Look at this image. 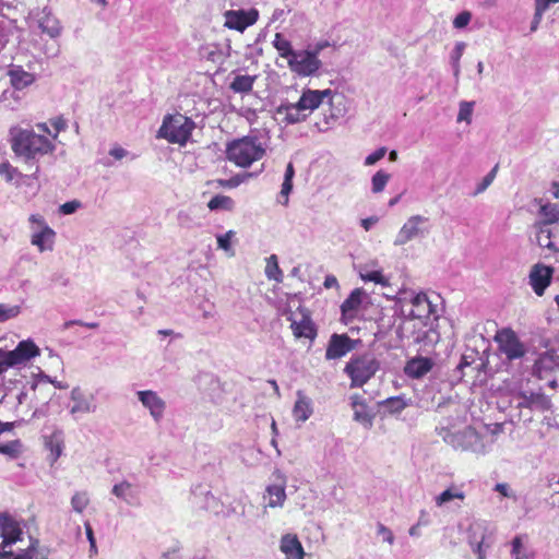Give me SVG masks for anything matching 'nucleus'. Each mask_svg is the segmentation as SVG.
<instances>
[{
  "label": "nucleus",
  "instance_id": "obj_57",
  "mask_svg": "<svg viewBox=\"0 0 559 559\" xmlns=\"http://www.w3.org/2000/svg\"><path fill=\"white\" fill-rule=\"evenodd\" d=\"M472 19V13L469 11H462L456 15V28L465 27Z\"/></svg>",
  "mask_w": 559,
  "mask_h": 559
},
{
  "label": "nucleus",
  "instance_id": "obj_42",
  "mask_svg": "<svg viewBox=\"0 0 559 559\" xmlns=\"http://www.w3.org/2000/svg\"><path fill=\"white\" fill-rule=\"evenodd\" d=\"M391 414L401 413L406 406V402L401 396L389 397L382 402Z\"/></svg>",
  "mask_w": 559,
  "mask_h": 559
},
{
  "label": "nucleus",
  "instance_id": "obj_25",
  "mask_svg": "<svg viewBox=\"0 0 559 559\" xmlns=\"http://www.w3.org/2000/svg\"><path fill=\"white\" fill-rule=\"evenodd\" d=\"M533 228L535 229L536 243L540 248H546L552 252L559 251V249L556 247L555 242L552 241L554 235H552V231L549 226L534 224Z\"/></svg>",
  "mask_w": 559,
  "mask_h": 559
},
{
  "label": "nucleus",
  "instance_id": "obj_40",
  "mask_svg": "<svg viewBox=\"0 0 559 559\" xmlns=\"http://www.w3.org/2000/svg\"><path fill=\"white\" fill-rule=\"evenodd\" d=\"M390 174L384 170H378L371 179V190L373 193H380L384 190L390 180Z\"/></svg>",
  "mask_w": 559,
  "mask_h": 559
},
{
  "label": "nucleus",
  "instance_id": "obj_30",
  "mask_svg": "<svg viewBox=\"0 0 559 559\" xmlns=\"http://www.w3.org/2000/svg\"><path fill=\"white\" fill-rule=\"evenodd\" d=\"M255 79V75H236L231 81L229 88L235 93H249L253 88Z\"/></svg>",
  "mask_w": 559,
  "mask_h": 559
},
{
  "label": "nucleus",
  "instance_id": "obj_9",
  "mask_svg": "<svg viewBox=\"0 0 559 559\" xmlns=\"http://www.w3.org/2000/svg\"><path fill=\"white\" fill-rule=\"evenodd\" d=\"M0 534L3 548L19 540L22 534L20 524L7 512L0 513ZM1 556L11 557L13 554L3 549Z\"/></svg>",
  "mask_w": 559,
  "mask_h": 559
},
{
  "label": "nucleus",
  "instance_id": "obj_51",
  "mask_svg": "<svg viewBox=\"0 0 559 559\" xmlns=\"http://www.w3.org/2000/svg\"><path fill=\"white\" fill-rule=\"evenodd\" d=\"M15 367L7 350L0 348V376L9 368Z\"/></svg>",
  "mask_w": 559,
  "mask_h": 559
},
{
  "label": "nucleus",
  "instance_id": "obj_39",
  "mask_svg": "<svg viewBox=\"0 0 559 559\" xmlns=\"http://www.w3.org/2000/svg\"><path fill=\"white\" fill-rule=\"evenodd\" d=\"M265 274L267 278L274 280L276 282H281L283 278V272L278 266L277 258L275 254L271 255L267 259V263L265 266Z\"/></svg>",
  "mask_w": 559,
  "mask_h": 559
},
{
  "label": "nucleus",
  "instance_id": "obj_44",
  "mask_svg": "<svg viewBox=\"0 0 559 559\" xmlns=\"http://www.w3.org/2000/svg\"><path fill=\"white\" fill-rule=\"evenodd\" d=\"M0 176H4L8 182L12 181L15 177L22 178V173L16 167H13L8 160L0 164Z\"/></svg>",
  "mask_w": 559,
  "mask_h": 559
},
{
  "label": "nucleus",
  "instance_id": "obj_5",
  "mask_svg": "<svg viewBox=\"0 0 559 559\" xmlns=\"http://www.w3.org/2000/svg\"><path fill=\"white\" fill-rule=\"evenodd\" d=\"M380 362L372 354L353 356L344 368L350 379V388H361L379 370Z\"/></svg>",
  "mask_w": 559,
  "mask_h": 559
},
{
  "label": "nucleus",
  "instance_id": "obj_54",
  "mask_svg": "<svg viewBox=\"0 0 559 559\" xmlns=\"http://www.w3.org/2000/svg\"><path fill=\"white\" fill-rule=\"evenodd\" d=\"M559 0H535L534 12L543 14L549 9L551 4L558 3Z\"/></svg>",
  "mask_w": 559,
  "mask_h": 559
},
{
  "label": "nucleus",
  "instance_id": "obj_16",
  "mask_svg": "<svg viewBox=\"0 0 559 559\" xmlns=\"http://www.w3.org/2000/svg\"><path fill=\"white\" fill-rule=\"evenodd\" d=\"M426 221L427 218L420 215L409 217L400 229L397 238L395 240V245H405L415 237H417L421 233L420 224H423Z\"/></svg>",
  "mask_w": 559,
  "mask_h": 559
},
{
  "label": "nucleus",
  "instance_id": "obj_45",
  "mask_svg": "<svg viewBox=\"0 0 559 559\" xmlns=\"http://www.w3.org/2000/svg\"><path fill=\"white\" fill-rule=\"evenodd\" d=\"M360 277L364 282H373L376 284H381V285L388 284V280L384 277L382 272L379 270L360 272Z\"/></svg>",
  "mask_w": 559,
  "mask_h": 559
},
{
  "label": "nucleus",
  "instance_id": "obj_7",
  "mask_svg": "<svg viewBox=\"0 0 559 559\" xmlns=\"http://www.w3.org/2000/svg\"><path fill=\"white\" fill-rule=\"evenodd\" d=\"M495 340L499 344L500 352L503 353L509 360L524 356L525 348L511 329L498 331Z\"/></svg>",
  "mask_w": 559,
  "mask_h": 559
},
{
  "label": "nucleus",
  "instance_id": "obj_49",
  "mask_svg": "<svg viewBox=\"0 0 559 559\" xmlns=\"http://www.w3.org/2000/svg\"><path fill=\"white\" fill-rule=\"evenodd\" d=\"M20 441L15 440L5 444H0V453L15 456L20 449Z\"/></svg>",
  "mask_w": 559,
  "mask_h": 559
},
{
  "label": "nucleus",
  "instance_id": "obj_37",
  "mask_svg": "<svg viewBox=\"0 0 559 559\" xmlns=\"http://www.w3.org/2000/svg\"><path fill=\"white\" fill-rule=\"evenodd\" d=\"M13 559H49L48 550L38 547V540L32 543L31 546L22 554Z\"/></svg>",
  "mask_w": 559,
  "mask_h": 559
},
{
  "label": "nucleus",
  "instance_id": "obj_35",
  "mask_svg": "<svg viewBox=\"0 0 559 559\" xmlns=\"http://www.w3.org/2000/svg\"><path fill=\"white\" fill-rule=\"evenodd\" d=\"M234 206H235L234 200L230 197L223 195V194H217V195L213 197L207 203V207L211 211H215V210L231 211L234 209Z\"/></svg>",
  "mask_w": 559,
  "mask_h": 559
},
{
  "label": "nucleus",
  "instance_id": "obj_48",
  "mask_svg": "<svg viewBox=\"0 0 559 559\" xmlns=\"http://www.w3.org/2000/svg\"><path fill=\"white\" fill-rule=\"evenodd\" d=\"M465 438L468 439V441L465 443V442H462V447L464 448H471L473 449L474 451L477 450V445L479 443V436L477 435V432L474 430V429H467L464 433Z\"/></svg>",
  "mask_w": 559,
  "mask_h": 559
},
{
  "label": "nucleus",
  "instance_id": "obj_43",
  "mask_svg": "<svg viewBox=\"0 0 559 559\" xmlns=\"http://www.w3.org/2000/svg\"><path fill=\"white\" fill-rule=\"evenodd\" d=\"M90 499L86 492H75L71 499L72 508L75 512L82 513L88 506Z\"/></svg>",
  "mask_w": 559,
  "mask_h": 559
},
{
  "label": "nucleus",
  "instance_id": "obj_41",
  "mask_svg": "<svg viewBox=\"0 0 559 559\" xmlns=\"http://www.w3.org/2000/svg\"><path fill=\"white\" fill-rule=\"evenodd\" d=\"M252 174L246 173V174H238L229 179H218L216 180L217 185L223 188H236L239 185H241L243 181H246L248 178H250Z\"/></svg>",
  "mask_w": 559,
  "mask_h": 559
},
{
  "label": "nucleus",
  "instance_id": "obj_50",
  "mask_svg": "<svg viewBox=\"0 0 559 559\" xmlns=\"http://www.w3.org/2000/svg\"><path fill=\"white\" fill-rule=\"evenodd\" d=\"M292 190H293V181L284 180L282 183L278 202L282 203L283 205H287L288 204V195L292 192Z\"/></svg>",
  "mask_w": 559,
  "mask_h": 559
},
{
  "label": "nucleus",
  "instance_id": "obj_3",
  "mask_svg": "<svg viewBox=\"0 0 559 559\" xmlns=\"http://www.w3.org/2000/svg\"><path fill=\"white\" fill-rule=\"evenodd\" d=\"M192 119L181 115H167L157 132V138L165 139L171 144L185 145L194 129Z\"/></svg>",
  "mask_w": 559,
  "mask_h": 559
},
{
  "label": "nucleus",
  "instance_id": "obj_8",
  "mask_svg": "<svg viewBox=\"0 0 559 559\" xmlns=\"http://www.w3.org/2000/svg\"><path fill=\"white\" fill-rule=\"evenodd\" d=\"M259 11L257 9L230 10L225 13V26L229 29L243 32L247 27L257 23Z\"/></svg>",
  "mask_w": 559,
  "mask_h": 559
},
{
  "label": "nucleus",
  "instance_id": "obj_32",
  "mask_svg": "<svg viewBox=\"0 0 559 559\" xmlns=\"http://www.w3.org/2000/svg\"><path fill=\"white\" fill-rule=\"evenodd\" d=\"M39 27L43 33H46L51 38H56L61 33L59 21L50 13L45 14L39 21Z\"/></svg>",
  "mask_w": 559,
  "mask_h": 559
},
{
  "label": "nucleus",
  "instance_id": "obj_52",
  "mask_svg": "<svg viewBox=\"0 0 559 559\" xmlns=\"http://www.w3.org/2000/svg\"><path fill=\"white\" fill-rule=\"evenodd\" d=\"M85 532H86V537L90 542V557H94L97 555V546H96V539L94 537V533H93V528H92L91 524H88V523L85 524Z\"/></svg>",
  "mask_w": 559,
  "mask_h": 559
},
{
  "label": "nucleus",
  "instance_id": "obj_56",
  "mask_svg": "<svg viewBox=\"0 0 559 559\" xmlns=\"http://www.w3.org/2000/svg\"><path fill=\"white\" fill-rule=\"evenodd\" d=\"M234 236V231L229 230L224 235L217 237L218 247L224 250L230 249V239Z\"/></svg>",
  "mask_w": 559,
  "mask_h": 559
},
{
  "label": "nucleus",
  "instance_id": "obj_31",
  "mask_svg": "<svg viewBox=\"0 0 559 559\" xmlns=\"http://www.w3.org/2000/svg\"><path fill=\"white\" fill-rule=\"evenodd\" d=\"M312 414V408L310 405V401L301 395L298 394V400L296 401L294 408H293V415L296 420L298 421H306L310 415Z\"/></svg>",
  "mask_w": 559,
  "mask_h": 559
},
{
  "label": "nucleus",
  "instance_id": "obj_34",
  "mask_svg": "<svg viewBox=\"0 0 559 559\" xmlns=\"http://www.w3.org/2000/svg\"><path fill=\"white\" fill-rule=\"evenodd\" d=\"M273 46L277 50L280 57L286 59L287 61L296 52V50L293 49L292 43L281 33L275 34Z\"/></svg>",
  "mask_w": 559,
  "mask_h": 559
},
{
  "label": "nucleus",
  "instance_id": "obj_23",
  "mask_svg": "<svg viewBox=\"0 0 559 559\" xmlns=\"http://www.w3.org/2000/svg\"><path fill=\"white\" fill-rule=\"evenodd\" d=\"M8 75L10 78L11 85L15 90L26 88L36 80L35 74L25 71L21 66L10 69Z\"/></svg>",
  "mask_w": 559,
  "mask_h": 559
},
{
  "label": "nucleus",
  "instance_id": "obj_19",
  "mask_svg": "<svg viewBox=\"0 0 559 559\" xmlns=\"http://www.w3.org/2000/svg\"><path fill=\"white\" fill-rule=\"evenodd\" d=\"M139 400L150 409L151 415L158 420L163 417L165 411V402L154 391H139Z\"/></svg>",
  "mask_w": 559,
  "mask_h": 559
},
{
  "label": "nucleus",
  "instance_id": "obj_20",
  "mask_svg": "<svg viewBox=\"0 0 559 559\" xmlns=\"http://www.w3.org/2000/svg\"><path fill=\"white\" fill-rule=\"evenodd\" d=\"M281 551L286 556V559H304V547L295 534H285L281 538Z\"/></svg>",
  "mask_w": 559,
  "mask_h": 559
},
{
  "label": "nucleus",
  "instance_id": "obj_29",
  "mask_svg": "<svg viewBox=\"0 0 559 559\" xmlns=\"http://www.w3.org/2000/svg\"><path fill=\"white\" fill-rule=\"evenodd\" d=\"M267 507H282L286 499L285 487L283 485H270L266 487Z\"/></svg>",
  "mask_w": 559,
  "mask_h": 559
},
{
  "label": "nucleus",
  "instance_id": "obj_4",
  "mask_svg": "<svg viewBox=\"0 0 559 559\" xmlns=\"http://www.w3.org/2000/svg\"><path fill=\"white\" fill-rule=\"evenodd\" d=\"M489 362V342L481 335H473L468 338L461 362L456 367L464 370L471 368L477 372H486Z\"/></svg>",
  "mask_w": 559,
  "mask_h": 559
},
{
  "label": "nucleus",
  "instance_id": "obj_27",
  "mask_svg": "<svg viewBox=\"0 0 559 559\" xmlns=\"http://www.w3.org/2000/svg\"><path fill=\"white\" fill-rule=\"evenodd\" d=\"M55 236V231L49 226H44L40 231L32 236V245L38 247L40 251L51 250Z\"/></svg>",
  "mask_w": 559,
  "mask_h": 559
},
{
  "label": "nucleus",
  "instance_id": "obj_33",
  "mask_svg": "<svg viewBox=\"0 0 559 559\" xmlns=\"http://www.w3.org/2000/svg\"><path fill=\"white\" fill-rule=\"evenodd\" d=\"M45 445L50 451L52 461H57L63 449L62 433L55 431L49 437H46Z\"/></svg>",
  "mask_w": 559,
  "mask_h": 559
},
{
  "label": "nucleus",
  "instance_id": "obj_26",
  "mask_svg": "<svg viewBox=\"0 0 559 559\" xmlns=\"http://www.w3.org/2000/svg\"><path fill=\"white\" fill-rule=\"evenodd\" d=\"M277 111L284 115V120L289 124L305 121L308 117V115L304 114V110L298 107V103L281 105Z\"/></svg>",
  "mask_w": 559,
  "mask_h": 559
},
{
  "label": "nucleus",
  "instance_id": "obj_60",
  "mask_svg": "<svg viewBox=\"0 0 559 559\" xmlns=\"http://www.w3.org/2000/svg\"><path fill=\"white\" fill-rule=\"evenodd\" d=\"M454 499V491L451 487L445 489L441 495H439L436 499L438 506H441L445 501H450Z\"/></svg>",
  "mask_w": 559,
  "mask_h": 559
},
{
  "label": "nucleus",
  "instance_id": "obj_6",
  "mask_svg": "<svg viewBox=\"0 0 559 559\" xmlns=\"http://www.w3.org/2000/svg\"><path fill=\"white\" fill-rule=\"evenodd\" d=\"M289 70L299 76H311L321 68L318 51L299 50L287 61Z\"/></svg>",
  "mask_w": 559,
  "mask_h": 559
},
{
  "label": "nucleus",
  "instance_id": "obj_14",
  "mask_svg": "<svg viewBox=\"0 0 559 559\" xmlns=\"http://www.w3.org/2000/svg\"><path fill=\"white\" fill-rule=\"evenodd\" d=\"M300 319L292 320L290 328L293 330V334L297 338H309L313 340L317 336V329L311 320L310 314L306 309L299 310Z\"/></svg>",
  "mask_w": 559,
  "mask_h": 559
},
{
  "label": "nucleus",
  "instance_id": "obj_61",
  "mask_svg": "<svg viewBox=\"0 0 559 559\" xmlns=\"http://www.w3.org/2000/svg\"><path fill=\"white\" fill-rule=\"evenodd\" d=\"M495 490L504 497H512L509 485L506 483H499L495 486Z\"/></svg>",
  "mask_w": 559,
  "mask_h": 559
},
{
  "label": "nucleus",
  "instance_id": "obj_59",
  "mask_svg": "<svg viewBox=\"0 0 559 559\" xmlns=\"http://www.w3.org/2000/svg\"><path fill=\"white\" fill-rule=\"evenodd\" d=\"M79 206H80L79 201L66 202L60 206V212L66 215L72 214L78 210Z\"/></svg>",
  "mask_w": 559,
  "mask_h": 559
},
{
  "label": "nucleus",
  "instance_id": "obj_17",
  "mask_svg": "<svg viewBox=\"0 0 559 559\" xmlns=\"http://www.w3.org/2000/svg\"><path fill=\"white\" fill-rule=\"evenodd\" d=\"M534 202L539 205L538 219L534 224L550 226L559 223V204L543 202L542 199H535Z\"/></svg>",
  "mask_w": 559,
  "mask_h": 559
},
{
  "label": "nucleus",
  "instance_id": "obj_2",
  "mask_svg": "<svg viewBox=\"0 0 559 559\" xmlns=\"http://www.w3.org/2000/svg\"><path fill=\"white\" fill-rule=\"evenodd\" d=\"M265 155V148L255 136H242L226 145V158L238 167L247 168Z\"/></svg>",
  "mask_w": 559,
  "mask_h": 559
},
{
  "label": "nucleus",
  "instance_id": "obj_62",
  "mask_svg": "<svg viewBox=\"0 0 559 559\" xmlns=\"http://www.w3.org/2000/svg\"><path fill=\"white\" fill-rule=\"evenodd\" d=\"M542 19H543V14L534 12V16L531 22V32H536L538 29Z\"/></svg>",
  "mask_w": 559,
  "mask_h": 559
},
{
  "label": "nucleus",
  "instance_id": "obj_36",
  "mask_svg": "<svg viewBox=\"0 0 559 559\" xmlns=\"http://www.w3.org/2000/svg\"><path fill=\"white\" fill-rule=\"evenodd\" d=\"M475 102H461L459 112L456 115V122L469 126L473 121Z\"/></svg>",
  "mask_w": 559,
  "mask_h": 559
},
{
  "label": "nucleus",
  "instance_id": "obj_11",
  "mask_svg": "<svg viewBox=\"0 0 559 559\" xmlns=\"http://www.w3.org/2000/svg\"><path fill=\"white\" fill-rule=\"evenodd\" d=\"M356 342L353 341L347 334H336L334 333L329 341L325 358L338 359L345 356L347 353L355 349Z\"/></svg>",
  "mask_w": 559,
  "mask_h": 559
},
{
  "label": "nucleus",
  "instance_id": "obj_38",
  "mask_svg": "<svg viewBox=\"0 0 559 559\" xmlns=\"http://www.w3.org/2000/svg\"><path fill=\"white\" fill-rule=\"evenodd\" d=\"M511 544V555L514 557V559H533V552L524 547L522 536H515Z\"/></svg>",
  "mask_w": 559,
  "mask_h": 559
},
{
  "label": "nucleus",
  "instance_id": "obj_55",
  "mask_svg": "<svg viewBox=\"0 0 559 559\" xmlns=\"http://www.w3.org/2000/svg\"><path fill=\"white\" fill-rule=\"evenodd\" d=\"M132 485L128 481H121L112 487V493L118 498H124L127 491L131 489Z\"/></svg>",
  "mask_w": 559,
  "mask_h": 559
},
{
  "label": "nucleus",
  "instance_id": "obj_18",
  "mask_svg": "<svg viewBox=\"0 0 559 559\" xmlns=\"http://www.w3.org/2000/svg\"><path fill=\"white\" fill-rule=\"evenodd\" d=\"M433 367V362L428 357H415L409 359L404 367V373L412 379H420L426 376Z\"/></svg>",
  "mask_w": 559,
  "mask_h": 559
},
{
  "label": "nucleus",
  "instance_id": "obj_22",
  "mask_svg": "<svg viewBox=\"0 0 559 559\" xmlns=\"http://www.w3.org/2000/svg\"><path fill=\"white\" fill-rule=\"evenodd\" d=\"M361 305V292L360 289H354L349 296L341 305L342 320L345 323L353 320L357 310Z\"/></svg>",
  "mask_w": 559,
  "mask_h": 559
},
{
  "label": "nucleus",
  "instance_id": "obj_15",
  "mask_svg": "<svg viewBox=\"0 0 559 559\" xmlns=\"http://www.w3.org/2000/svg\"><path fill=\"white\" fill-rule=\"evenodd\" d=\"M487 528L484 526L483 523H473L469 526L468 530V540L471 546L474 548V550L477 552L478 558L477 559H485L486 552L483 549L485 546L486 548L490 547V543H486L487 538Z\"/></svg>",
  "mask_w": 559,
  "mask_h": 559
},
{
  "label": "nucleus",
  "instance_id": "obj_24",
  "mask_svg": "<svg viewBox=\"0 0 559 559\" xmlns=\"http://www.w3.org/2000/svg\"><path fill=\"white\" fill-rule=\"evenodd\" d=\"M432 312L431 302L426 294H417L412 299L411 316L416 319H428Z\"/></svg>",
  "mask_w": 559,
  "mask_h": 559
},
{
  "label": "nucleus",
  "instance_id": "obj_28",
  "mask_svg": "<svg viewBox=\"0 0 559 559\" xmlns=\"http://www.w3.org/2000/svg\"><path fill=\"white\" fill-rule=\"evenodd\" d=\"M559 367V355L555 350H547L535 362V369L542 377V372Z\"/></svg>",
  "mask_w": 559,
  "mask_h": 559
},
{
  "label": "nucleus",
  "instance_id": "obj_53",
  "mask_svg": "<svg viewBox=\"0 0 559 559\" xmlns=\"http://www.w3.org/2000/svg\"><path fill=\"white\" fill-rule=\"evenodd\" d=\"M385 153H386L385 147L378 148L377 151H374L373 153H371L370 155H368L366 157L365 165H367V166L374 165L377 162H379L380 159H382L385 156Z\"/></svg>",
  "mask_w": 559,
  "mask_h": 559
},
{
  "label": "nucleus",
  "instance_id": "obj_63",
  "mask_svg": "<svg viewBox=\"0 0 559 559\" xmlns=\"http://www.w3.org/2000/svg\"><path fill=\"white\" fill-rule=\"evenodd\" d=\"M109 154L115 157L116 159H121L127 155V152L122 147H114L110 150Z\"/></svg>",
  "mask_w": 559,
  "mask_h": 559
},
{
  "label": "nucleus",
  "instance_id": "obj_12",
  "mask_svg": "<svg viewBox=\"0 0 559 559\" xmlns=\"http://www.w3.org/2000/svg\"><path fill=\"white\" fill-rule=\"evenodd\" d=\"M14 366L25 365L40 355V348L31 338L21 341L12 350H7Z\"/></svg>",
  "mask_w": 559,
  "mask_h": 559
},
{
  "label": "nucleus",
  "instance_id": "obj_64",
  "mask_svg": "<svg viewBox=\"0 0 559 559\" xmlns=\"http://www.w3.org/2000/svg\"><path fill=\"white\" fill-rule=\"evenodd\" d=\"M325 288H332L338 285L337 278L334 275H328L323 283Z\"/></svg>",
  "mask_w": 559,
  "mask_h": 559
},
{
  "label": "nucleus",
  "instance_id": "obj_13",
  "mask_svg": "<svg viewBox=\"0 0 559 559\" xmlns=\"http://www.w3.org/2000/svg\"><path fill=\"white\" fill-rule=\"evenodd\" d=\"M332 97V91L330 88L319 91L307 88L302 92L298 103V107L304 111L309 110L310 112L320 107L325 98Z\"/></svg>",
  "mask_w": 559,
  "mask_h": 559
},
{
  "label": "nucleus",
  "instance_id": "obj_21",
  "mask_svg": "<svg viewBox=\"0 0 559 559\" xmlns=\"http://www.w3.org/2000/svg\"><path fill=\"white\" fill-rule=\"evenodd\" d=\"M352 407L354 409V419L365 427H371L373 415L369 412L366 400L359 395L352 396Z\"/></svg>",
  "mask_w": 559,
  "mask_h": 559
},
{
  "label": "nucleus",
  "instance_id": "obj_58",
  "mask_svg": "<svg viewBox=\"0 0 559 559\" xmlns=\"http://www.w3.org/2000/svg\"><path fill=\"white\" fill-rule=\"evenodd\" d=\"M377 530H378V534L383 536L385 542H388L390 545L393 544L394 536H393V533L391 532V530H389L386 526H384L381 523L378 524Z\"/></svg>",
  "mask_w": 559,
  "mask_h": 559
},
{
  "label": "nucleus",
  "instance_id": "obj_1",
  "mask_svg": "<svg viewBox=\"0 0 559 559\" xmlns=\"http://www.w3.org/2000/svg\"><path fill=\"white\" fill-rule=\"evenodd\" d=\"M9 135L12 152L16 156L24 157L26 162L52 153L55 150V145L47 136L37 134L33 129L14 126L10 128Z\"/></svg>",
  "mask_w": 559,
  "mask_h": 559
},
{
  "label": "nucleus",
  "instance_id": "obj_47",
  "mask_svg": "<svg viewBox=\"0 0 559 559\" xmlns=\"http://www.w3.org/2000/svg\"><path fill=\"white\" fill-rule=\"evenodd\" d=\"M20 313L19 306L9 307L7 305L0 304V321H7L11 318L16 317Z\"/></svg>",
  "mask_w": 559,
  "mask_h": 559
},
{
  "label": "nucleus",
  "instance_id": "obj_10",
  "mask_svg": "<svg viewBox=\"0 0 559 559\" xmlns=\"http://www.w3.org/2000/svg\"><path fill=\"white\" fill-rule=\"evenodd\" d=\"M554 274V267L542 263L532 266L528 278L530 285L537 296H543L549 286Z\"/></svg>",
  "mask_w": 559,
  "mask_h": 559
},
{
  "label": "nucleus",
  "instance_id": "obj_46",
  "mask_svg": "<svg viewBox=\"0 0 559 559\" xmlns=\"http://www.w3.org/2000/svg\"><path fill=\"white\" fill-rule=\"evenodd\" d=\"M498 171V165H496L476 186L474 194L477 195L483 193L493 181Z\"/></svg>",
  "mask_w": 559,
  "mask_h": 559
}]
</instances>
